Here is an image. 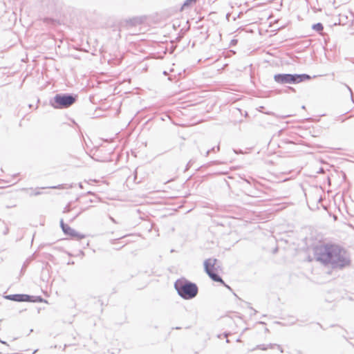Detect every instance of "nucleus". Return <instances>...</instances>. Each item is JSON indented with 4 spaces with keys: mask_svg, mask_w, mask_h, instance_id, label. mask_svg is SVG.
Masks as SVG:
<instances>
[{
    "mask_svg": "<svg viewBox=\"0 0 354 354\" xmlns=\"http://www.w3.org/2000/svg\"><path fill=\"white\" fill-rule=\"evenodd\" d=\"M317 261L333 268H344L350 263L347 252L337 245H320L315 250Z\"/></svg>",
    "mask_w": 354,
    "mask_h": 354,
    "instance_id": "nucleus-1",
    "label": "nucleus"
},
{
    "mask_svg": "<svg viewBox=\"0 0 354 354\" xmlns=\"http://www.w3.org/2000/svg\"><path fill=\"white\" fill-rule=\"evenodd\" d=\"M275 346L277 347V348L280 351L281 353L283 352V348H281V346L280 345H278V344H269V345H267V346L259 345L257 346V348L259 349L265 351V350H267L268 348H273Z\"/></svg>",
    "mask_w": 354,
    "mask_h": 354,
    "instance_id": "nucleus-8",
    "label": "nucleus"
},
{
    "mask_svg": "<svg viewBox=\"0 0 354 354\" xmlns=\"http://www.w3.org/2000/svg\"><path fill=\"white\" fill-rule=\"evenodd\" d=\"M111 220L113 222L115 223V220H114V218H113L112 217H111Z\"/></svg>",
    "mask_w": 354,
    "mask_h": 354,
    "instance_id": "nucleus-13",
    "label": "nucleus"
},
{
    "mask_svg": "<svg viewBox=\"0 0 354 354\" xmlns=\"http://www.w3.org/2000/svg\"><path fill=\"white\" fill-rule=\"evenodd\" d=\"M6 299L16 301H30V297L28 295H10Z\"/></svg>",
    "mask_w": 354,
    "mask_h": 354,
    "instance_id": "nucleus-7",
    "label": "nucleus"
},
{
    "mask_svg": "<svg viewBox=\"0 0 354 354\" xmlns=\"http://www.w3.org/2000/svg\"><path fill=\"white\" fill-rule=\"evenodd\" d=\"M274 79L275 82L279 84H298L310 80V77L306 74H277L274 76Z\"/></svg>",
    "mask_w": 354,
    "mask_h": 354,
    "instance_id": "nucleus-3",
    "label": "nucleus"
},
{
    "mask_svg": "<svg viewBox=\"0 0 354 354\" xmlns=\"http://www.w3.org/2000/svg\"><path fill=\"white\" fill-rule=\"evenodd\" d=\"M174 287L178 295L185 299H193L198 293L197 286L183 279H178Z\"/></svg>",
    "mask_w": 354,
    "mask_h": 354,
    "instance_id": "nucleus-2",
    "label": "nucleus"
},
{
    "mask_svg": "<svg viewBox=\"0 0 354 354\" xmlns=\"http://www.w3.org/2000/svg\"><path fill=\"white\" fill-rule=\"evenodd\" d=\"M39 194H40L39 192H35L30 194V195H35V196H37V195H39Z\"/></svg>",
    "mask_w": 354,
    "mask_h": 354,
    "instance_id": "nucleus-11",
    "label": "nucleus"
},
{
    "mask_svg": "<svg viewBox=\"0 0 354 354\" xmlns=\"http://www.w3.org/2000/svg\"><path fill=\"white\" fill-rule=\"evenodd\" d=\"M75 102V97L69 94H57L50 104L55 109H64L69 107Z\"/></svg>",
    "mask_w": 354,
    "mask_h": 354,
    "instance_id": "nucleus-4",
    "label": "nucleus"
},
{
    "mask_svg": "<svg viewBox=\"0 0 354 354\" xmlns=\"http://www.w3.org/2000/svg\"><path fill=\"white\" fill-rule=\"evenodd\" d=\"M346 86V88L348 89V91L351 92V93H352V91H351V88H349L348 86Z\"/></svg>",
    "mask_w": 354,
    "mask_h": 354,
    "instance_id": "nucleus-12",
    "label": "nucleus"
},
{
    "mask_svg": "<svg viewBox=\"0 0 354 354\" xmlns=\"http://www.w3.org/2000/svg\"><path fill=\"white\" fill-rule=\"evenodd\" d=\"M324 27L321 23H317L313 26V29L315 31L320 32L323 30Z\"/></svg>",
    "mask_w": 354,
    "mask_h": 354,
    "instance_id": "nucleus-9",
    "label": "nucleus"
},
{
    "mask_svg": "<svg viewBox=\"0 0 354 354\" xmlns=\"http://www.w3.org/2000/svg\"><path fill=\"white\" fill-rule=\"evenodd\" d=\"M209 152H210V151H209V150H208V151H207V155H208V154L209 153Z\"/></svg>",
    "mask_w": 354,
    "mask_h": 354,
    "instance_id": "nucleus-14",
    "label": "nucleus"
},
{
    "mask_svg": "<svg viewBox=\"0 0 354 354\" xmlns=\"http://www.w3.org/2000/svg\"><path fill=\"white\" fill-rule=\"evenodd\" d=\"M205 270L209 277L214 281L221 282L224 284V281L222 279L216 274L220 266L217 265V259H208L204 262Z\"/></svg>",
    "mask_w": 354,
    "mask_h": 354,
    "instance_id": "nucleus-5",
    "label": "nucleus"
},
{
    "mask_svg": "<svg viewBox=\"0 0 354 354\" xmlns=\"http://www.w3.org/2000/svg\"><path fill=\"white\" fill-rule=\"evenodd\" d=\"M60 225L63 232L66 234L70 235L71 236L73 237H76L78 239H82L84 237V235L80 234L78 232H77L75 230L72 229L68 225L64 224L63 220H61Z\"/></svg>",
    "mask_w": 354,
    "mask_h": 354,
    "instance_id": "nucleus-6",
    "label": "nucleus"
},
{
    "mask_svg": "<svg viewBox=\"0 0 354 354\" xmlns=\"http://www.w3.org/2000/svg\"><path fill=\"white\" fill-rule=\"evenodd\" d=\"M196 0H186L183 4V7L188 6L191 3L195 2Z\"/></svg>",
    "mask_w": 354,
    "mask_h": 354,
    "instance_id": "nucleus-10",
    "label": "nucleus"
}]
</instances>
